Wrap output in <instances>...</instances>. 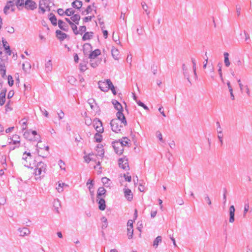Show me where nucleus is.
<instances>
[{"label": "nucleus", "mask_w": 252, "mask_h": 252, "mask_svg": "<svg viewBox=\"0 0 252 252\" xmlns=\"http://www.w3.org/2000/svg\"><path fill=\"white\" fill-rule=\"evenodd\" d=\"M223 134L222 132L221 134H218V138L220 141L221 145H223Z\"/></svg>", "instance_id": "56"}, {"label": "nucleus", "mask_w": 252, "mask_h": 252, "mask_svg": "<svg viewBox=\"0 0 252 252\" xmlns=\"http://www.w3.org/2000/svg\"><path fill=\"white\" fill-rule=\"evenodd\" d=\"M45 70L47 72H50L52 70V63L51 60H49L45 64Z\"/></svg>", "instance_id": "30"}, {"label": "nucleus", "mask_w": 252, "mask_h": 252, "mask_svg": "<svg viewBox=\"0 0 252 252\" xmlns=\"http://www.w3.org/2000/svg\"><path fill=\"white\" fill-rule=\"evenodd\" d=\"M46 165L44 163L41 161L37 163L34 172L36 180L40 179L41 177L44 176L46 172Z\"/></svg>", "instance_id": "2"}, {"label": "nucleus", "mask_w": 252, "mask_h": 252, "mask_svg": "<svg viewBox=\"0 0 252 252\" xmlns=\"http://www.w3.org/2000/svg\"><path fill=\"white\" fill-rule=\"evenodd\" d=\"M100 132H97L95 134L94 139L96 142H101L102 141V135L99 133Z\"/></svg>", "instance_id": "34"}, {"label": "nucleus", "mask_w": 252, "mask_h": 252, "mask_svg": "<svg viewBox=\"0 0 252 252\" xmlns=\"http://www.w3.org/2000/svg\"><path fill=\"white\" fill-rule=\"evenodd\" d=\"M112 145L117 154L120 155L123 154L124 149L120 141H116L112 142Z\"/></svg>", "instance_id": "8"}, {"label": "nucleus", "mask_w": 252, "mask_h": 252, "mask_svg": "<svg viewBox=\"0 0 252 252\" xmlns=\"http://www.w3.org/2000/svg\"><path fill=\"white\" fill-rule=\"evenodd\" d=\"M57 12H58V13L61 16H63L64 14H65V13H64L65 11H64L62 8L58 9L57 10Z\"/></svg>", "instance_id": "62"}, {"label": "nucleus", "mask_w": 252, "mask_h": 252, "mask_svg": "<svg viewBox=\"0 0 252 252\" xmlns=\"http://www.w3.org/2000/svg\"><path fill=\"white\" fill-rule=\"evenodd\" d=\"M86 31V27L85 26H80L79 28V30H77V32H73V33L75 34H82L83 33L85 32Z\"/></svg>", "instance_id": "28"}, {"label": "nucleus", "mask_w": 252, "mask_h": 252, "mask_svg": "<svg viewBox=\"0 0 252 252\" xmlns=\"http://www.w3.org/2000/svg\"><path fill=\"white\" fill-rule=\"evenodd\" d=\"M93 10V8H92V6L89 5L87 6V8L85 9L86 14H88L90 13Z\"/></svg>", "instance_id": "57"}, {"label": "nucleus", "mask_w": 252, "mask_h": 252, "mask_svg": "<svg viewBox=\"0 0 252 252\" xmlns=\"http://www.w3.org/2000/svg\"><path fill=\"white\" fill-rule=\"evenodd\" d=\"M119 167L123 168V169H129V166L127 160L125 158H120L119 159Z\"/></svg>", "instance_id": "10"}, {"label": "nucleus", "mask_w": 252, "mask_h": 252, "mask_svg": "<svg viewBox=\"0 0 252 252\" xmlns=\"http://www.w3.org/2000/svg\"><path fill=\"white\" fill-rule=\"evenodd\" d=\"M5 29L6 32L10 33H13L15 31L13 27L10 26L6 27Z\"/></svg>", "instance_id": "52"}, {"label": "nucleus", "mask_w": 252, "mask_h": 252, "mask_svg": "<svg viewBox=\"0 0 252 252\" xmlns=\"http://www.w3.org/2000/svg\"><path fill=\"white\" fill-rule=\"evenodd\" d=\"M223 55L224 58V62L225 65L226 67H228L230 64V63L229 61V54L227 52H224Z\"/></svg>", "instance_id": "27"}, {"label": "nucleus", "mask_w": 252, "mask_h": 252, "mask_svg": "<svg viewBox=\"0 0 252 252\" xmlns=\"http://www.w3.org/2000/svg\"><path fill=\"white\" fill-rule=\"evenodd\" d=\"M31 68V64L29 63H23L22 64V68L24 70L26 71L27 69Z\"/></svg>", "instance_id": "42"}, {"label": "nucleus", "mask_w": 252, "mask_h": 252, "mask_svg": "<svg viewBox=\"0 0 252 252\" xmlns=\"http://www.w3.org/2000/svg\"><path fill=\"white\" fill-rule=\"evenodd\" d=\"M110 82L111 81L110 79H106L104 81H99L98 82V85L99 88L103 92H107L109 90V87L110 86Z\"/></svg>", "instance_id": "4"}, {"label": "nucleus", "mask_w": 252, "mask_h": 252, "mask_svg": "<svg viewBox=\"0 0 252 252\" xmlns=\"http://www.w3.org/2000/svg\"><path fill=\"white\" fill-rule=\"evenodd\" d=\"M101 60L99 59H96V60H90V63L91 64V66L93 68L96 67L98 64L100 63Z\"/></svg>", "instance_id": "24"}, {"label": "nucleus", "mask_w": 252, "mask_h": 252, "mask_svg": "<svg viewBox=\"0 0 252 252\" xmlns=\"http://www.w3.org/2000/svg\"><path fill=\"white\" fill-rule=\"evenodd\" d=\"M14 0H9L7 2L6 5L3 8V12L5 15L10 13V12H13L14 10Z\"/></svg>", "instance_id": "6"}, {"label": "nucleus", "mask_w": 252, "mask_h": 252, "mask_svg": "<svg viewBox=\"0 0 252 252\" xmlns=\"http://www.w3.org/2000/svg\"><path fill=\"white\" fill-rule=\"evenodd\" d=\"M25 7L28 10H32L37 7V4L32 0H27L25 2Z\"/></svg>", "instance_id": "9"}, {"label": "nucleus", "mask_w": 252, "mask_h": 252, "mask_svg": "<svg viewBox=\"0 0 252 252\" xmlns=\"http://www.w3.org/2000/svg\"><path fill=\"white\" fill-rule=\"evenodd\" d=\"M93 124L94 128L97 132H103L104 129L102 127V123L98 118H95L93 121Z\"/></svg>", "instance_id": "7"}, {"label": "nucleus", "mask_w": 252, "mask_h": 252, "mask_svg": "<svg viewBox=\"0 0 252 252\" xmlns=\"http://www.w3.org/2000/svg\"><path fill=\"white\" fill-rule=\"evenodd\" d=\"M95 100L93 98H90L88 100V102L90 104V107L92 109L94 108V105L93 104L94 103Z\"/></svg>", "instance_id": "53"}, {"label": "nucleus", "mask_w": 252, "mask_h": 252, "mask_svg": "<svg viewBox=\"0 0 252 252\" xmlns=\"http://www.w3.org/2000/svg\"><path fill=\"white\" fill-rule=\"evenodd\" d=\"M235 209L233 205H231L229 207V222L232 223L234 221V216H235Z\"/></svg>", "instance_id": "12"}, {"label": "nucleus", "mask_w": 252, "mask_h": 252, "mask_svg": "<svg viewBox=\"0 0 252 252\" xmlns=\"http://www.w3.org/2000/svg\"><path fill=\"white\" fill-rule=\"evenodd\" d=\"M118 141H120V143L122 145V147H124V146H126L129 141V140L126 137H123L122 139L119 140Z\"/></svg>", "instance_id": "33"}, {"label": "nucleus", "mask_w": 252, "mask_h": 252, "mask_svg": "<svg viewBox=\"0 0 252 252\" xmlns=\"http://www.w3.org/2000/svg\"><path fill=\"white\" fill-rule=\"evenodd\" d=\"M112 103L114 105L115 109L118 111V112L117 113V118H118L119 119H122V123L124 124V126H126L127 122L126 117L123 113V108L121 104L116 100H113Z\"/></svg>", "instance_id": "1"}, {"label": "nucleus", "mask_w": 252, "mask_h": 252, "mask_svg": "<svg viewBox=\"0 0 252 252\" xmlns=\"http://www.w3.org/2000/svg\"><path fill=\"white\" fill-rule=\"evenodd\" d=\"M137 104L139 106L142 107L145 110H148V107L141 101H140V100L137 101Z\"/></svg>", "instance_id": "46"}, {"label": "nucleus", "mask_w": 252, "mask_h": 252, "mask_svg": "<svg viewBox=\"0 0 252 252\" xmlns=\"http://www.w3.org/2000/svg\"><path fill=\"white\" fill-rule=\"evenodd\" d=\"M100 53L101 52L99 49H95L90 54L89 58L90 60H94Z\"/></svg>", "instance_id": "15"}, {"label": "nucleus", "mask_w": 252, "mask_h": 252, "mask_svg": "<svg viewBox=\"0 0 252 252\" xmlns=\"http://www.w3.org/2000/svg\"><path fill=\"white\" fill-rule=\"evenodd\" d=\"M94 16L93 15V16H87V17H85V18H84L83 19V21L84 23H86V22H88L89 21H91L92 19V18L93 17H94Z\"/></svg>", "instance_id": "51"}, {"label": "nucleus", "mask_w": 252, "mask_h": 252, "mask_svg": "<svg viewBox=\"0 0 252 252\" xmlns=\"http://www.w3.org/2000/svg\"><path fill=\"white\" fill-rule=\"evenodd\" d=\"M58 26L60 29L63 31L67 32L68 29V26L65 22L61 20L58 21Z\"/></svg>", "instance_id": "13"}, {"label": "nucleus", "mask_w": 252, "mask_h": 252, "mask_svg": "<svg viewBox=\"0 0 252 252\" xmlns=\"http://www.w3.org/2000/svg\"><path fill=\"white\" fill-rule=\"evenodd\" d=\"M204 199L207 201V202L209 205H211L212 202H211V201L208 195L206 194L205 196Z\"/></svg>", "instance_id": "59"}, {"label": "nucleus", "mask_w": 252, "mask_h": 252, "mask_svg": "<svg viewBox=\"0 0 252 252\" xmlns=\"http://www.w3.org/2000/svg\"><path fill=\"white\" fill-rule=\"evenodd\" d=\"M70 19L72 20V21L74 22L75 24L78 25L79 21L80 19V16L79 14H74L73 15H72Z\"/></svg>", "instance_id": "26"}, {"label": "nucleus", "mask_w": 252, "mask_h": 252, "mask_svg": "<svg viewBox=\"0 0 252 252\" xmlns=\"http://www.w3.org/2000/svg\"><path fill=\"white\" fill-rule=\"evenodd\" d=\"M94 35L93 32H86L85 33V34L83 35L82 37V40L83 41H86L87 40H89L91 39Z\"/></svg>", "instance_id": "21"}, {"label": "nucleus", "mask_w": 252, "mask_h": 252, "mask_svg": "<svg viewBox=\"0 0 252 252\" xmlns=\"http://www.w3.org/2000/svg\"><path fill=\"white\" fill-rule=\"evenodd\" d=\"M59 165L62 169H63V170L65 169V168L64 166L65 163L61 159L59 161Z\"/></svg>", "instance_id": "54"}, {"label": "nucleus", "mask_w": 252, "mask_h": 252, "mask_svg": "<svg viewBox=\"0 0 252 252\" xmlns=\"http://www.w3.org/2000/svg\"><path fill=\"white\" fill-rule=\"evenodd\" d=\"M110 84H109L110 86L109 87V90H111L113 94L116 95L117 93L115 90V87L113 85L112 82H110Z\"/></svg>", "instance_id": "39"}, {"label": "nucleus", "mask_w": 252, "mask_h": 252, "mask_svg": "<svg viewBox=\"0 0 252 252\" xmlns=\"http://www.w3.org/2000/svg\"><path fill=\"white\" fill-rule=\"evenodd\" d=\"M40 109L42 112V113L46 117H48L49 114L48 112L46 111V109H42L41 107H40Z\"/></svg>", "instance_id": "60"}, {"label": "nucleus", "mask_w": 252, "mask_h": 252, "mask_svg": "<svg viewBox=\"0 0 252 252\" xmlns=\"http://www.w3.org/2000/svg\"><path fill=\"white\" fill-rule=\"evenodd\" d=\"M141 5L143 9L145 11L147 15L150 13V12L148 10V6L145 2H142L141 3Z\"/></svg>", "instance_id": "41"}, {"label": "nucleus", "mask_w": 252, "mask_h": 252, "mask_svg": "<svg viewBox=\"0 0 252 252\" xmlns=\"http://www.w3.org/2000/svg\"><path fill=\"white\" fill-rule=\"evenodd\" d=\"M216 125L217 126V131L218 134H221L222 132V128L220 126V123L219 122H217L216 123Z\"/></svg>", "instance_id": "44"}, {"label": "nucleus", "mask_w": 252, "mask_h": 252, "mask_svg": "<svg viewBox=\"0 0 252 252\" xmlns=\"http://www.w3.org/2000/svg\"><path fill=\"white\" fill-rule=\"evenodd\" d=\"M101 220L103 222V224H102V229H104V228H106L107 227V219L104 217H103L101 219Z\"/></svg>", "instance_id": "40"}, {"label": "nucleus", "mask_w": 252, "mask_h": 252, "mask_svg": "<svg viewBox=\"0 0 252 252\" xmlns=\"http://www.w3.org/2000/svg\"><path fill=\"white\" fill-rule=\"evenodd\" d=\"M58 117L60 120L62 119L64 117V113L62 110H60L59 113H58Z\"/></svg>", "instance_id": "61"}, {"label": "nucleus", "mask_w": 252, "mask_h": 252, "mask_svg": "<svg viewBox=\"0 0 252 252\" xmlns=\"http://www.w3.org/2000/svg\"><path fill=\"white\" fill-rule=\"evenodd\" d=\"M106 191V189L103 187L99 188L97 192V197L99 198L100 196L105 194Z\"/></svg>", "instance_id": "29"}, {"label": "nucleus", "mask_w": 252, "mask_h": 252, "mask_svg": "<svg viewBox=\"0 0 252 252\" xmlns=\"http://www.w3.org/2000/svg\"><path fill=\"white\" fill-rule=\"evenodd\" d=\"M24 119H22V129L24 130V129H26V125H27V121H24Z\"/></svg>", "instance_id": "64"}, {"label": "nucleus", "mask_w": 252, "mask_h": 252, "mask_svg": "<svg viewBox=\"0 0 252 252\" xmlns=\"http://www.w3.org/2000/svg\"><path fill=\"white\" fill-rule=\"evenodd\" d=\"M18 232H19L20 236L24 237L25 236H28L30 234V230L27 227L23 228H19L18 229Z\"/></svg>", "instance_id": "11"}, {"label": "nucleus", "mask_w": 252, "mask_h": 252, "mask_svg": "<svg viewBox=\"0 0 252 252\" xmlns=\"http://www.w3.org/2000/svg\"><path fill=\"white\" fill-rule=\"evenodd\" d=\"M29 157H28L27 156H25L23 154V157H22V163L24 164V165L26 167H27L28 168H32V166H31V163H26L25 162H27V159H28Z\"/></svg>", "instance_id": "32"}, {"label": "nucleus", "mask_w": 252, "mask_h": 252, "mask_svg": "<svg viewBox=\"0 0 252 252\" xmlns=\"http://www.w3.org/2000/svg\"><path fill=\"white\" fill-rule=\"evenodd\" d=\"M111 53L113 58L116 60H118V56L119 55V50L117 48L113 47L112 48Z\"/></svg>", "instance_id": "23"}, {"label": "nucleus", "mask_w": 252, "mask_h": 252, "mask_svg": "<svg viewBox=\"0 0 252 252\" xmlns=\"http://www.w3.org/2000/svg\"><path fill=\"white\" fill-rule=\"evenodd\" d=\"M72 6L77 9H79L82 6V2L80 0H76L71 3Z\"/></svg>", "instance_id": "19"}, {"label": "nucleus", "mask_w": 252, "mask_h": 252, "mask_svg": "<svg viewBox=\"0 0 252 252\" xmlns=\"http://www.w3.org/2000/svg\"><path fill=\"white\" fill-rule=\"evenodd\" d=\"M124 193L125 196L128 201H131L132 199L133 195L130 189H125Z\"/></svg>", "instance_id": "14"}, {"label": "nucleus", "mask_w": 252, "mask_h": 252, "mask_svg": "<svg viewBox=\"0 0 252 252\" xmlns=\"http://www.w3.org/2000/svg\"><path fill=\"white\" fill-rule=\"evenodd\" d=\"M31 134V130L26 131L24 133V136L26 138L29 139V140H32V137L30 136Z\"/></svg>", "instance_id": "45"}, {"label": "nucleus", "mask_w": 252, "mask_h": 252, "mask_svg": "<svg viewBox=\"0 0 252 252\" xmlns=\"http://www.w3.org/2000/svg\"><path fill=\"white\" fill-rule=\"evenodd\" d=\"M124 177L126 181H127L128 182H131V176H127L126 174H124Z\"/></svg>", "instance_id": "63"}, {"label": "nucleus", "mask_w": 252, "mask_h": 252, "mask_svg": "<svg viewBox=\"0 0 252 252\" xmlns=\"http://www.w3.org/2000/svg\"><path fill=\"white\" fill-rule=\"evenodd\" d=\"M65 185L64 183H59L58 188H57V189L59 192H61L63 191V186Z\"/></svg>", "instance_id": "48"}, {"label": "nucleus", "mask_w": 252, "mask_h": 252, "mask_svg": "<svg viewBox=\"0 0 252 252\" xmlns=\"http://www.w3.org/2000/svg\"><path fill=\"white\" fill-rule=\"evenodd\" d=\"M2 42L3 46L4 48L5 52L8 55H11V50H10V47L8 45L7 42L4 39H2Z\"/></svg>", "instance_id": "17"}, {"label": "nucleus", "mask_w": 252, "mask_h": 252, "mask_svg": "<svg viewBox=\"0 0 252 252\" xmlns=\"http://www.w3.org/2000/svg\"><path fill=\"white\" fill-rule=\"evenodd\" d=\"M65 20L69 24L70 26L72 31L73 32H77V27L76 25V24H74L72 21L70 20L69 19L67 18H65Z\"/></svg>", "instance_id": "25"}, {"label": "nucleus", "mask_w": 252, "mask_h": 252, "mask_svg": "<svg viewBox=\"0 0 252 252\" xmlns=\"http://www.w3.org/2000/svg\"><path fill=\"white\" fill-rule=\"evenodd\" d=\"M49 20L51 21L52 24L55 26L57 25V19L55 15L52 13H50L49 15Z\"/></svg>", "instance_id": "22"}, {"label": "nucleus", "mask_w": 252, "mask_h": 252, "mask_svg": "<svg viewBox=\"0 0 252 252\" xmlns=\"http://www.w3.org/2000/svg\"><path fill=\"white\" fill-rule=\"evenodd\" d=\"M101 181H102V183L103 184V185H105L106 187L110 186V180L109 179L107 178V177H103L101 179Z\"/></svg>", "instance_id": "35"}, {"label": "nucleus", "mask_w": 252, "mask_h": 252, "mask_svg": "<svg viewBox=\"0 0 252 252\" xmlns=\"http://www.w3.org/2000/svg\"><path fill=\"white\" fill-rule=\"evenodd\" d=\"M87 69L86 65L85 64H80V69L82 71H84Z\"/></svg>", "instance_id": "58"}, {"label": "nucleus", "mask_w": 252, "mask_h": 252, "mask_svg": "<svg viewBox=\"0 0 252 252\" xmlns=\"http://www.w3.org/2000/svg\"><path fill=\"white\" fill-rule=\"evenodd\" d=\"M162 241V237L160 236H158L154 241L153 242V247L155 248H157L158 244L161 243Z\"/></svg>", "instance_id": "31"}, {"label": "nucleus", "mask_w": 252, "mask_h": 252, "mask_svg": "<svg viewBox=\"0 0 252 252\" xmlns=\"http://www.w3.org/2000/svg\"><path fill=\"white\" fill-rule=\"evenodd\" d=\"M91 155H92V154H89L88 155L84 156V158L85 161L87 163H89L90 162V161H91L92 160V159L90 158V156Z\"/></svg>", "instance_id": "50"}, {"label": "nucleus", "mask_w": 252, "mask_h": 252, "mask_svg": "<svg viewBox=\"0 0 252 252\" xmlns=\"http://www.w3.org/2000/svg\"><path fill=\"white\" fill-rule=\"evenodd\" d=\"M17 6L23 5L24 3V0H16L15 3Z\"/></svg>", "instance_id": "55"}, {"label": "nucleus", "mask_w": 252, "mask_h": 252, "mask_svg": "<svg viewBox=\"0 0 252 252\" xmlns=\"http://www.w3.org/2000/svg\"><path fill=\"white\" fill-rule=\"evenodd\" d=\"M127 231L128 238V239H130L132 238V236H133V228L127 227Z\"/></svg>", "instance_id": "37"}, {"label": "nucleus", "mask_w": 252, "mask_h": 252, "mask_svg": "<svg viewBox=\"0 0 252 252\" xmlns=\"http://www.w3.org/2000/svg\"><path fill=\"white\" fill-rule=\"evenodd\" d=\"M191 62L192 63V69L195 77H197V74L196 72V61L194 58H191Z\"/></svg>", "instance_id": "36"}, {"label": "nucleus", "mask_w": 252, "mask_h": 252, "mask_svg": "<svg viewBox=\"0 0 252 252\" xmlns=\"http://www.w3.org/2000/svg\"><path fill=\"white\" fill-rule=\"evenodd\" d=\"M56 33L58 38L61 40H64L67 36L66 34L60 30H57Z\"/></svg>", "instance_id": "20"}, {"label": "nucleus", "mask_w": 252, "mask_h": 252, "mask_svg": "<svg viewBox=\"0 0 252 252\" xmlns=\"http://www.w3.org/2000/svg\"><path fill=\"white\" fill-rule=\"evenodd\" d=\"M120 123L122 124V119H119L118 118L112 120L110 122V126L112 131L116 133L120 132L121 130V128L123 127ZM123 124L124 125L123 123Z\"/></svg>", "instance_id": "3"}, {"label": "nucleus", "mask_w": 252, "mask_h": 252, "mask_svg": "<svg viewBox=\"0 0 252 252\" xmlns=\"http://www.w3.org/2000/svg\"><path fill=\"white\" fill-rule=\"evenodd\" d=\"M65 15L68 16H70L73 15L75 13V11L72 10L71 8H67L64 12Z\"/></svg>", "instance_id": "38"}, {"label": "nucleus", "mask_w": 252, "mask_h": 252, "mask_svg": "<svg viewBox=\"0 0 252 252\" xmlns=\"http://www.w3.org/2000/svg\"><path fill=\"white\" fill-rule=\"evenodd\" d=\"M249 203H245L244 205V210L243 213V217H245L246 215L249 211Z\"/></svg>", "instance_id": "43"}, {"label": "nucleus", "mask_w": 252, "mask_h": 252, "mask_svg": "<svg viewBox=\"0 0 252 252\" xmlns=\"http://www.w3.org/2000/svg\"><path fill=\"white\" fill-rule=\"evenodd\" d=\"M13 138L12 140L13 141V143L14 144H16L17 143H20V141L18 140H17L16 139H19V137L17 135H14L13 136Z\"/></svg>", "instance_id": "47"}, {"label": "nucleus", "mask_w": 252, "mask_h": 252, "mask_svg": "<svg viewBox=\"0 0 252 252\" xmlns=\"http://www.w3.org/2000/svg\"><path fill=\"white\" fill-rule=\"evenodd\" d=\"M50 0H40L39 3V13L43 14L46 10V8H49L50 6Z\"/></svg>", "instance_id": "5"}, {"label": "nucleus", "mask_w": 252, "mask_h": 252, "mask_svg": "<svg viewBox=\"0 0 252 252\" xmlns=\"http://www.w3.org/2000/svg\"><path fill=\"white\" fill-rule=\"evenodd\" d=\"M6 90H2L0 93V105H3L5 102Z\"/></svg>", "instance_id": "16"}, {"label": "nucleus", "mask_w": 252, "mask_h": 252, "mask_svg": "<svg viewBox=\"0 0 252 252\" xmlns=\"http://www.w3.org/2000/svg\"><path fill=\"white\" fill-rule=\"evenodd\" d=\"M7 79H8V85L10 86H12L13 85V82H14L12 76L10 75H8Z\"/></svg>", "instance_id": "49"}, {"label": "nucleus", "mask_w": 252, "mask_h": 252, "mask_svg": "<svg viewBox=\"0 0 252 252\" xmlns=\"http://www.w3.org/2000/svg\"><path fill=\"white\" fill-rule=\"evenodd\" d=\"M98 208L100 210L103 211L106 208L105 201L103 198H100L98 202Z\"/></svg>", "instance_id": "18"}]
</instances>
